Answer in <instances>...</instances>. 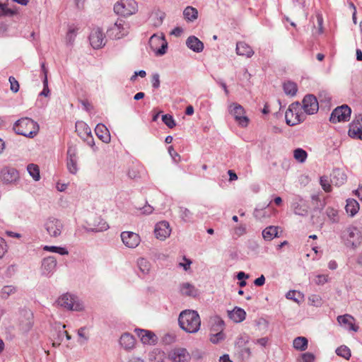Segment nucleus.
I'll use <instances>...</instances> for the list:
<instances>
[{
    "mask_svg": "<svg viewBox=\"0 0 362 362\" xmlns=\"http://www.w3.org/2000/svg\"><path fill=\"white\" fill-rule=\"evenodd\" d=\"M180 327L188 333L197 332L201 326V319L197 311L185 310L180 313L178 318Z\"/></svg>",
    "mask_w": 362,
    "mask_h": 362,
    "instance_id": "nucleus-1",
    "label": "nucleus"
},
{
    "mask_svg": "<svg viewBox=\"0 0 362 362\" xmlns=\"http://www.w3.org/2000/svg\"><path fill=\"white\" fill-rule=\"evenodd\" d=\"M13 129L21 135L26 137H34L39 131L37 122L28 117L18 119L14 124Z\"/></svg>",
    "mask_w": 362,
    "mask_h": 362,
    "instance_id": "nucleus-2",
    "label": "nucleus"
},
{
    "mask_svg": "<svg viewBox=\"0 0 362 362\" xmlns=\"http://www.w3.org/2000/svg\"><path fill=\"white\" fill-rule=\"evenodd\" d=\"M305 118L306 114L303 111L301 104L298 102L291 103L285 114L286 122L290 126L296 125Z\"/></svg>",
    "mask_w": 362,
    "mask_h": 362,
    "instance_id": "nucleus-3",
    "label": "nucleus"
},
{
    "mask_svg": "<svg viewBox=\"0 0 362 362\" xmlns=\"http://www.w3.org/2000/svg\"><path fill=\"white\" fill-rule=\"evenodd\" d=\"M138 4L135 0H119L114 5L115 13L122 17H129L137 13Z\"/></svg>",
    "mask_w": 362,
    "mask_h": 362,
    "instance_id": "nucleus-4",
    "label": "nucleus"
},
{
    "mask_svg": "<svg viewBox=\"0 0 362 362\" xmlns=\"http://www.w3.org/2000/svg\"><path fill=\"white\" fill-rule=\"evenodd\" d=\"M129 23L124 20L118 18L115 23L107 29V33L110 37L121 39L129 34Z\"/></svg>",
    "mask_w": 362,
    "mask_h": 362,
    "instance_id": "nucleus-5",
    "label": "nucleus"
},
{
    "mask_svg": "<svg viewBox=\"0 0 362 362\" xmlns=\"http://www.w3.org/2000/svg\"><path fill=\"white\" fill-rule=\"evenodd\" d=\"M228 111L239 127L245 128L249 125L250 119L245 115V110L242 105L237 103H232L228 106Z\"/></svg>",
    "mask_w": 362,
    "mask_h": 362,
    "instance_id": "nucleus-6",
    "label": "nucleus"
},
{
    "mask_svg": "<svg viewBox=\"0 0 362 362\" xmlns=\"http://www.w3.org/2000/svg\"><path fill=\"white\" fill-rule=\"evenodd\" d=\"M56 303L59 306L70 310L79 311L83 308L78 297L69 293L61 296Z\"/></svg>",
    "mask_w": 362,
    "mask_h": 362,
    "instance_id": "nucleus-7",
    "label": "nucleus"
},
{
    "mask_svg": "<svg viewBox=\"0 0 362 362\" xmlns=\"http://www.w3.org/2000/svg\"><path fill=\"white\" fill-rule=\"evenodd\" d=\"M342 238L347 246L356 247L361 243V231L354 226H349L342 233Z\"/></svg>",
    "mask_w": 362,
    "mask_h": 362,
    "instance_id": "nucleus-8",
    "label": "nucleus"
},
{
    "mask_svg": "<svg viewBox=\"0 0 362 362\" xmlns=\"http://www.w3.org/2000/svg\"><path fill=\"white\" fill-rule=\"evenodd\" d=\"M149 45L156 55H163L166 52L168 42L163 33L154 34L149 40Z\"/></svg>",
    "mask_w": 362,
    "mask_h": 362,
    "instance_id": "nucleus-9",
    "label": "nucleus"
},
{
    "mask_svg": "<svg viewBox=\"0 0 362 362\" xmlns=\"http://www.w3.org/2000/svg\"><path fill=\"white\" fill-rule=\"evenodd\" d=\"M76 132L78 135L82 138L88 146H90L94 151H96L97 148L95 146V142L91 134V129L83 122H77L76 123Z\"/></svg>",
    "mask_w": 362,
    "mask_h": 362,
    "instance_id": "nucleus-10",
    "label": "nucleus"
},
{
    "mask_svg": "<svg viewBox=\"0 0 362 362\" xmlns=\"http://www.w3.org/2000/svg\"><path fill=\"white\" fill-rule=\"evenodd\" d=\"M351 114V108L346 105H343L332 111L329 121L332 123L346 122L349 120Z\"/></svg>",
    "mask_w": 362,
    "mask_h": 362,
    "instance_id": "nucleus-11",
    "label": "nucleus"
},
{
    "mask_svg": "<svg viewBox=\"0 0 362 362\" xmlns=\"http://www.w3.org/2000/svg\"><path fill=\"white\" fill-rule=\"evenodd\" d=\"M45 228L50 236L56 238L61 235L63 224L60 220L52 217L45 221Z\"/></svg>",
    "mask_w": 362,
    "mask_h": 362,
    "instance_id": "nucleus-12",
    "label": "nucleus"
},
{
    "mask_svg": "<svg viewBox=\"0 0 362 362\" xmlns=\"http://www.w3.org/2000/svg\"><path fill=\"white\" fill-rule=\"evenodd\" d=\"M302 109L306 115H313L318 111L319 104L315 96L313 95H307L304 97Z\"/></svg>",
    "mask_w": 362,
    "mask_h": 362,
    "instance_id": "nucleus-13",
    "label": "nucleus"
},
{
    "mask_svg": "<svg viewBox=\"0 0 362 362\" xmlns=\"http://www.w3.org/2000/svg\"><path fill=\"white\" fill-rule=\"evenodd\" d=\"M66 167L69 172L76 174L78 172V156L77 150L75 146H69L67 150Z\"/></svg>",
    "mask_w": 362,
    "mask_h": 362,
    "instance_id": "nucleus-14",
    "label": "nucleus"
},
{
    "mask_svg": "<svg viewBox=\"0 0 362 362\" xmlns=\"http://www.w3.org/2000/svg\"><path fill=\"white\" fill-rule=\"evenodd\" d=\"M169 358L173 362H189L191 356L185 348H175L168 354Z\"/></svg>",
    "mask_w": 362,
    "mask_h": 362,
    "instance_id": "nucleus-15",
    "label": "nucleus"
},
{
    "mask_svg": "<svg viewBox=\"0 0 362 362\" xmlns=\"http://www.w3.org/2000/svg\"><path fill=\"white\" fill-rule=\"evenodd\" d=\"M172 229L168 221L158 222L154 228V234L157 239L164 240L170 235Z\"/></svg>",
    "mask_w": 362,
    "mask_h": 362,
    "instance_id": "nucleus-16",
    "label": "nucleus"
},
{
    "mask_svg": "<svg viewBox=\"0 0 362 362\" xmlns=\"http://www.w3.org/2000/svg\"><path fill=\"white\" fill-rule=\"evenodd\" d=\"M348 134L353 139L362 140V115L356 117L351 122Z\"/></svg>",
    "mask_w": 362,
    "mask_h": 362,
    "instance_id": "nucleus-17",
    "label": "nucleus"
},
{
    "mask_svg": "<svg viewBox=\"0 0 362 362\" xmlns=\"http://www.w3.org/2000/svg\"><path fill=\"white\" fill-rule=\"evenodd\" d=\"M121 239L125 246L129 248L136 247L141 242L140 236L137 233L130 231L122 232L121 233Z\"/></svg>",
    "mask_w": 362,
    "mask_h": 362,
    "instance_id": "nucleus-18",
    "label": "nucleus"
},
{
    "mask_svg": "<svg viewBox=\"0 0 362 362\" xmlns=\"http://www.w3.org/2000/svg\"><path fill=\"white\" fill-rule=\"evenodd\" d=\"M89 40L91 46L94 49H99L105 45L104 34L98 28L92 30L89 36Z\"/></svg>",
    "mask_w": 362,
    "mask_h": 362,
    "instance_id": "nucleus-19",
    "label": "nucleus"
},
{
    "mask_svg": "<svg viewBox=\"0 0 362 362\" xmlns=\"http://www.w3.org/2000/svg\"><path fill=\"white\" fill-rule=\"evenodd\" d=\"M235 50L238 55L246 58L252 57L255 53L252 48L245 42H238Z\"/></svg>",
    "mask_w": 362,
    "mask_h": 362,
    "instance_id": "nucleus-20",
    "label": "nucleus"
},
{
    "mask_svg": "<svg viewBox=\"0 0 362 362\" xmlns=\"http://www.w3.org/2000/svg\"><path fill=\"white\" fill-rule=\"evenodd\" d=\"M135 331L143 344H151L156 341L157 337L152 332L145 329H136Z\"/></svg>",
    "mask_w": 362,
    "mask_h": 362,
    "instance_id": "nucleus-21",
    "label": "nucleus"
},
{
    "mask_svg": "<svg viewBox=\"0 0 362 362\" xmlns=\"http://www.w3.org/2000/svg\"><path fill=\"white\" fill-rule=\"evenodd\" d=\"M337 321L341 325H347L349 330L357 332L358 329V327L354 323V318L350 315H339L337 317Z\"/></svg>",
    "mask_w": 362,
    "mask_h": 362,
    "instance_id": "nucleus-22",
    "label": "nucleus"
},
{
    "mask_svg": "<svg viewBox=\"0 0 362 362\" xmlns=\"http://www.w3.org/2000/svg\"><path fill=\"white\" fill-rule=\"evenodd\" d=\"M95 132L99 139L104 143H109L110 141V134L107 128L103 124H98L95 127Z\"/></svg>",
    "mask_w": 362,
    "mask_h": 362,
    "instance_id": "nucleus-23",
    "label": "nucleus"
},
{
    "mask_svg": "<svg viewBox=\"0 0 362 362\" xmlns=\"http://www.w3.org/2000/svg\"><path fill=\"white\" fill-rule=\"evenodd\" d=\"M57 267V260L54 257L49 256L44 258L42 263L43 272L49 274L54 271Z\"/></svg>",
    "mask_w": 362,
    "mask_h": 362,
    "instance_id": "nucleus-24",
    "label": "nucleus"
},
{
    "mask_svg": "<svg viewBox=\"0 0 362 362\" xmlns=\"http://www.w3.org/2000/svg\"><path fill=\"white\" fill-rule=\"evenodd\" d=\"M186 44L190 49L196 52H200L204 49V44L195 36L189 37Z\"/></svg>",
    "mask_w": 362,
    "mask_h": 362,
    "instance_id": "nucleus-25",
    "label": "nucleus"
},
{
    "mask_svg": "<svg viewBox=\"0 0 362 362\" xmlns=\"http://www.w3.org/2000/svg\"><path fill=\"white\" fill-rule=\"evenodd\" d=\"M119 343L124 349H132L134 347L135 339L132 334L124 333L121 336Z\"/></svg>",
    "mask_w": 362,
    "mask_h": 362,
    "instance_id": "nucleus-26",
    "label": "nucleus"
},
{
    "mask_svg": "<svg viewBox=\"0 0 362 362\" xmlns=\"http://www.w3.org/2000/svg\"><path fill=\"white\" fill-rule=\"evenodd\" d=\"M180 291L183 296L192 297H195L198 293L197 288L189 283L181 284Z\"/></svg>",
    "mask_w": 362,
    "mask_h": 362,
    "instance_id": "nucleus-27",
    "label": "nucleus"
},
{
    "mask_svg": "<svg viewBox=\"0 0 362 362\" xmlns=\"http://www.w3.org/2000/svg\"><path fill=\"white\" fill-rule=\"evenodd\" d=\"M279 227L270 226L267 227L262 231V237L267 240L269 241L273 240L274 238L278 237Z\"/></svg>",
    "mask_w": 362,
    "mask_h": 362,
    "instance_id": "nucleus-28",
    "label": "nucleus"
},
{
    "mask_svg": "<svg viewBox=\"0 0 362 362\" xmlns=\"http://www.w3.org/2000/svg\"><path fill=\"white\" fill-rule=\"evenodd\" d=\"M346 180V175L341 170H334L332 173L331 182L337 186L343 185Z\"/></svg>",
    "mask_w": 362,
    "mask_h": 362,
    "instance_id": "nucleus-29",
    "label": "nucleus"
},
{
    "mask_svg": "<svg viewBox=\"0 0 362 362\" xmlns=\"http://www.w3.org/2000/svg\"><path fill=\"white\" fill-rule=\"evenodd\" d=\"M345 209L351 216H354L358 213L359 210V204L356 200L354 199H349L346 200Z\"/></svg>",
    "mask_w": 362,
    "mask_h": 362,
    "instance_id": "nucleus-30",
    "label": "nucleus"
},
{
    "mask_svg": "<svg viewBox=\"0 0 362 362\" xmlns=\"http://www.w3.org/2000/svg\"><path fill=\"white\" fill-rule=\"evenodd\" d=\"M293 348L298 351H303L308 349V341L304 337H298L293 341Z\"/></svg>",
    "mask_w": 362,
    "mask_h": 362,
    "instance_id": "nucleus-31",
    "label": "nucleus"
},
{
    "mask_svg": "<svg viewBox=\"0 0 362 362\" xmlns=\"http://www.w3.org/2000/svg\"><path fill=\"white\" fill-rule=\"evenodd\" d=\"M109 228L108 224L102 218H98L95 223L93 225V227H90L88 229V231L93 232H100L103 230H106Z\"/></svg>",
    "mask_w": 362,
    "mask_h": 362,
    "instance_id": "nucleus-32",
    "label": "nucleus"
},
{
    "mask_svg": "<svg viewBox=\"0 0 362 362\" xmlns=\"http://www.w3.org/2000/svg\"><path fill=\"white\" fill-rule=\"evenodd\" d=\"M224 322L219 317H215L211 320V327L210 333H216L217 332H223L224 329Z\"/></svg>",
    "mask_w": 362,
    "mask_h": 362,
    "instance_id": "nucleus-33",
    "label": "nucleus"
},
{
    "mask_svg": "<svg viewBox=\"0 0 362 362\" xmlns=\"http://www.w3.org/2000/svg\"><path fill=\"white\" fill-rule=\"evenodd\" d=\"M246 313L245 311L240 308H235L230 313V317L236 322H240L245 319Z\"/></svg>",
    "mask_w": 362,
    "mask_h": 362,
    "instance_id": "nucleus-34",
    "label": "nucleus"
},
{
    "mask_svg": "<svg viewBox=\"0 0 362 362\" xmlns=\"http://www.w3.org/2000/svg\"><path fill=\"white\" fill-rule=\"evenodd\" d=\"M283 89L286 95L293 96L298 90V87L296 83L287 81L283 83Z\"/></svg>",
    "mask_w": 362,
    "mask_h": 362,
    "instance_id": "nucleus-35",
    "label": "nucleus"
},
{
    "mask_svg": "<svg viewBox=\"0 0 362 362\" xmlns=\"http://www.w3.org/2000/svg\"><path fill=\"white\" fill-rule=\"evenodd\" d=\"M250 342V337L246 334H240L235 341V348L236 350H239L240 349H242L244 346H246L248 345Z\"/></svg>",
    "mask_w": 362,
    "mask_h": 362,
    "instance_id": "nucleus-36",
    "label": "nucleus"
},
{
    "mask_svg": "<svg viewBox=\"0 0 362 362\" xmlns=\"http://www.w3.org/2000/svg\"><path fill=\"white\" fill-rule=\"evenodd\" d=\"M137 265L142 274L146 275L148 274L151 269V264L144 257L139 258L137 261Z\"/></svg>",
    "mask_w": 362,
    "mask_h": 362,
    "instance_id": "nucleus-37",
    "label": "nucleus"
},
{
    "mask_svg": "<svg viewBox=\"0 0 362 362\" xmlns=\"http://www.w3.org/2000/svg\"><path fill=\"white\" fill-rule=\"evenodd\" d=\"M183 15L187 21H193L197 18L198 11L192 6H187L183 11Z\"/></svg>",
    "mask_w": 362,
    "mask_h": 362,
    "instance_id": "nucleus-38",
    "label": "nucleus"
},
{
    "mask_svg": "<svg viewBox=\"0 0 362 362\" xmlns=\"http://www.w3.org/2000/svg\"><path fill=\"white\" fill-rule=\"evenodd\" d=\"M300 203H295L293 205V210L296 214L304 216L307 214L308 209L307 206L304 204V202L302 199H299Z\"/></svg>",
    "mask_w": 362,
    "mask_h": 362,
    "instance_id": "nucleus-39",
    "label": "nucleus"
},
{
    "mask_svg": "<svg viewBox=\"0 0 362 362\" xmlns=\"http://www.w3.org/2000/svg\"><path fill=\"white\" fill-rule=\"evenodd\" d=\"M27 170H28L29 174L30 175V176H32V177L35 181H37L40 180V169H39V167L37 165H35L33 163L29 164L27 167Z\"/></svg>",
    "mask_w": 362,
    "mask_h": 362,
    "instance_id": "nucleus-40",
    "label": "nucleus"
},
{
    "mask_svg": "<svg viewBox=\"0 0 362 362\" xmlns=\"http://www.w3.org/2000/svg\"><path fill=\"white\" fill-rule=\"evenodd\" d=\"M293 157L297 161L304 163L307 159L308 153L303 148H298L294 150Z\"/></svg>",
    "mask_w": 362,
    "mask_h": 362,
    "instance_id": "nucleus-41",
    "label": "nucleus"
},
{
    "mask_svg": "<svg viewBox=\"0 0 362 362\" xmlns=\"http://www.w3.org/2000/svg\"><path fill=\"white\" fill-rule=\"evenodd\" d=\"M336 354L346 360H349L351 356V350L346 346L342 345L336 349Z\"/></svg>",
    "mask_w": 362,
    "mask_h": 362,
    "instance_id": "nucleus-42",
    "label": "nucleus"
},
{
    "mask_svg": "<svg viewBox=\"0 0 362 362\" xmlns=\"http://www.w3.org/2000/svg\"><path fill=\"white\" fill-rule=\"evenodd\" d=\"M43 250L47 252H56L62 255H68L69 252L65 247H57V246H48L45 245Z\"/></svg>",
    "mask_w": 362,
    "mask_h": 362,
    "instance_id": "nucleus-43",
    "label": "nucleus"
},
{
    "mask_svg": "<svg viewBox=\"0 0 362 362\" xmlns=\"http://www.w3.org/2000/svg\"><path fill=\"white\" fill-rule=\"evenodd\" d=\"M225 334L223 332H217L216 333H210L209 340L213 344H218L225 339Z\"/></svg>",
    "mask_w": 362,
    "mask_h": 362,
    "instance_id": "nucleus-44",
    "label": "nucleus"
},
{
    "mask_svg": "<svg viewBox=\"0 0 362 362\" xmlns=\"http://www.w3.org/2000/svg\"><path fill=\"white\" fill-rule=\"evenodd\" d=\"M286 297L288 299H291L294 300L295 302L299 303L300 300L303 299V294L301 293L300 291H290L286 293Z\"/></svg>",
    "mask_w": 362,
    "mask_h": 362,
    "instance_id": "nucleus-45",
    "label": "nucleus"
},
{
    "mask_svg": "<svg viewBox=\"0 0 362 362\" xmlns=\"http://www.w3.org/2000/svg\"><path fill=\"white\" fill-rule=\"evenodd\" d=\"M326 214L332 222L339 221V211L338 209L333 207H327L326 209Z\"/></svg>",
    "mask_w": 362,
    "mask_h": 362,
    "instance_id": "nucleus-46",
    "label": "nucleus"
},
{
    "mask_svg": "<svg viewBox=\"0 0 362 362\" xmlns=\"http://www.w3.org/2000/svg\"><path fill=\"white\" fill-rule=\"evenodd\" d=\"M315 355L310 352L301 354L297 358L298 362H315Z\"/></svg>",
    "mask_w": 362,
    "mask_h": 362,
    "instance_id": "nucleus-47",
    "label": "nucleus"
},
{
    "mask_svg": "<svg viewBox=\"0 0 362 362\" xmlns=\"http://www.w3.org/2000/svg\"><path fill=\"white\" fill-rule=\"evenodd\" d=\"M162 120L163 123L170 129H173L176 126L175 121L171 115L166 114L163 115Z\"/></svg>",
    "mask_w": 362,
    "mask_h": 362,
    "instance_id": "nucleus-48",
    "label": "nucleus"
},
{
    "mask_svg": "<svg viewBox=\"0 0 362 362\" xmlns=\"http://www.w3.org/2000/svg\"><path fill=\"white\" fill-rule=\"evenodd\" d=\"M16 292V288L12 286H5L2 288L0 296L1 298L6 299Z\"/></svg>",
    "mask_w": 362,
    "mask_h": 362,
    "instance_id": "nucleus-49",
    "label": "nucleus"
},
{
    "mask_svg": "<svg viewBox=\"0 0 362 362\" xmlns=\"http://www.w3.org/2000/svg\"><path fill=\"white\" fill-rule=\"evenodd\" d=\"M77 30L78 28L74 25H70L69 27L66 38L69 43H72L74 42V38L76 36Z\"/></svg>",
    "mask_w": 362,
    "mask_h": 362,
    "instance_id": "nucleus-50",
    "label": "nucleus"
},
{
    "mask_svg": "<svg viewBox=\"0 0 362 362\" xmlns=\"http://www.w3.org/2000/svg\"><path fill=\"white\" fill-rule=\"evenodd\" d=\"M179 214H180V217L185 222H188L192 219V213L189 211V209H187L186 208L180 207L179 208Z\"/></svg>",
    "mask_w": 362,
    "mask_h": 362,
    "instance_id": "nucleus-51",
    "label": "nucleus"
},
{
    "mask_svg": "<svg viewBox=\"0 0 362 362\" xmlns=\"http://www.w3.org/2000/svg\"><path fill=\"white\" fill-rule=\"evenodd\" d=\"M17 13V11L8 8L6 4L0 3V16H13Z\"/></svg>",
    "mask_w": 362,
    "mask_h": 362,
    "instance_id": "nucleus-52",
    "label": "nucleus"
},
{
    "mask_svg": "<svg viewBox=\"0 0 362 362\" xmlns=\"http://www.w3.org/2000/svg\"><path fill=\"white\" fill-rule=\"evenodd\" d=\"M308 301L311 305L320 307L322 304V299L319 295L313 294L309 296Z\"/></svg>",
    "mask_w": 362,
    "mask_h": 362,
    "instance_id": "nucleus-53",
    "label": "nucleus"
},
{
    "mask_svg": "<svg viewBox=\"0 0 362 362\" xmlns=\"http://www.w3.org/2000/svg\"><path fill=\"white\" fill-rule=\"evenodd\" d=\"M330 181L329 178L326 176H322L320 180V185L322 189L326 192H329L332 191V185H330Z\"/></svg>",
    "mask_w": 362,
    "mask_h": 362,
    "instance_id": "nucleus-54",
    "label": "nucleus"
},
{
    "mask_svg": "<svg viewBox=\"0 0 362 362\" xmlns=\"http://www.w3.org/2000/svg\"><path fill=\"white\" fill-rule=\"evenodd\" d=\"M243 360H247L251 356V351L248 345L237 351Z\"/></svg>",
    "mask_w": 362,
    "mask_h": 362,
    "instance_id": "nucleus-55",
    "label": "nucleus"
},
{
    "mask_svg": "<svg viewBox=\"0 0 362 362\" xmlns=\"http://www.w3.org/2000/svg\"><path fill=\"white\" fill-rule=\"evenodd\" d=\"M329 281L328 274H317L315 276L313 281L317 285H323Z\"/></svg>",
    "mask_w": 362,
    "mask_h": 362,
    "instance_id": "nucleus-56",
    "label": "nucleus"
},
{
    "mask_svg": "<svg viewBox=\"0 0 362 362\" xmlns=\"http://www.w3.org/2000/svg\"><path fill=\"white\" fill-rule=\"evenodd\" d=\"M8 80L10 82L11 90L14 93L18 92L19 90V83L18 81L13 76H10Z\"/></svg>",
    "mask_w": 362,
    "mask_h": 362,
    "instance_id": "nucleus-57",
    "label": "nucleus"
},
{
    "mask_svg": "<svg viewBox=\"0 0 362 362\" xmlns=\"http://www.w3.org/2000/svg\"><path fill=\"white\" fill-rule=\"evenodd\" d=\"M49 93L50 90L48 87L47 76H45V78L43 79V90L40 93V95L47 97L49 95Z\"/></svg>",
    "mask_w": 362,
    "mask_h": 362,
    "instance_id": "nucleus-58",
    "label": "nucleus"
},
{
    "mask_svg": "<svg viewBox=\"0 0 362 362\" xmlns=\"http://www.w3.org/2000/svg\"><path fill=\"white\" fill-rule=\"evenodd\" d=\"M7 245L4 238L0 237V259L4 257L7 252Z\"/></svg>",
    "mask_w": 362,
    "mask_h": 362,
    "instance_id": "nucleus-59",
    "label": "nucleus"
},
{
    "mask_svg": "<svg viewBox=\"0 0 362 362\" xmlns=\"http://www.w3.org/2000/svg\"><path fill=\"white\" fill-rule=\"evenodd\" d=\"M168 152L175 163H178L180 161V156L177 152H175L172 146H169Z\"/></svg>",
    "mask_w": 362,
    "mask_h": 362,
    "instance_id": "nucleus-60",
    "label": "nucleus"
},
{
    "mask_svg": "<svg viewBox=\"0 0 362 362\" xmlns=\"http://www.w3.org/2000/svg\"><path fill=\"white\" fill-rule=\"evenodd\" d=\"M246 232V228L244 226H239L234 228V235H236L237 238L243 235Z\"/></svg>",
    "mask_w": 362,
    "mask_h": 362,
    "instance_id": "nucleus-61",
    "label": "nucleus"
},
{
    "mask_svg": "<svg viewBox=\"0 0 362 362\" xmlns=\"http://www.w3.org/2000/svg\"><path fill=\"white\" fill-rule=\"evenodd\" d=\"M152 86L154 88H158L160 86V78L158 74H155L152 76Z\"/></svg>",
    "mask_w": 362,
    "mask_h": 362,
    "instance_id": "nucleus-62",
    "label": "nucleus"
},
{
    "mask_svg": "<svg viewBox=\"0 0 362 362\" xmlns=\"http://www.w3.org/2000/svg\"><path fill=\"white\" fill-rule=\"evenodd\" d=\"M183 260L185 261V263L180 262L179 265L180 267H182L185 271L188 270L192 262L189 259H187V258L184 257Z\"/></svg>",
    "mask_w": 362,
    "mask_h": 362,
    "instance_id": "nucleus-63",
    "label": "nucleus"
},
{
    "mask_svg": "<svg viewBox=\"0 0 362 362\" xmlns=\"http://www.w3.org/2000/svg\"><path fill=\"white\" fill-rule=\"evenodd\" d=\"M255 284L257 286H262L265 283V278L263 275H261V276L258 277L255 280Z\"/></svg>",
    "mask_w": 362,
    "mask_h": 362,
    "instance_id": "nucleus-64",
    "label": "nucleus"
}]
</instances>
